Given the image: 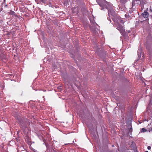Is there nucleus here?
<instances>
[{"mask_svg":"<svg viewBox=\"0 0 152 152\" xmlns=\"http://www.w3.org/2000/svg\"><path fill=\"white\" fill-rule=\"evenodd\" d=\"M99 6L102 7V10H103L104 8L107 9L108 10V14L109 15H114L115 14V12L113 7L111 3L105 2H99L97 1Z\"/></svg>","mask_w":152,"mask_h":152,"instance_id":"nucleus-1","label":"nucleus"},{"mask_svg":"<svg viewBox=\"0 0 152 152\" xmlns=\"http://www.w3.org/2000/svg\"><path fill=\"white\" fill-rule=\"evenodd\" d=\"M113 20L115 24L117 26L118 30L120 31L122 34H124L125 32L124 28L123 26L119 24V23L124 24L125 21L120 18H115Z\"/></svg>","mask_w":152,"mask_h":152,"instance_id":"nucleus-2","label":"nucleus"},{"mask_svg":"<svg viewBox=\"0 0 152 152\" xmlns=\"http://www.w3.org/2000/svg\"><path fill=\"white\" fill-rule=\"evenodd\" d=\"M145 0H133L132 2V7L134 6L136 4H139L140 3V5H141V8L143 9L144 8V5L146 3Z\"/></svg>","mask_w":152,"mask_h":152,"instance_id":"nucleus-3","label":"nucleus"},{"mask_svg":"<svg viewBox=\"0 0 152 152\" xmlns=\"http://www.w3.org/2000/svg\"><path fill=\"white\" fill-rule=\"evenodd\" d=\"M148 15L149 14L146 11H144V12L142 14V16L145 18H147L148 16Z\"/></svg>","mask_w":152,"mask_h":152,"instance_id":"nucleus-4","label":"nucleus"},{"mask_svg":"<svg viewBox=\"0 0 152 152\" xmlns=\"http://www.w3.org/2000/svg\"><path fill=\"white\" fill-rule=\"evenodd\" d=\"M147 131V130L146 129H145L144 128H142V129H141V132H146Z\"/></svg>","mask_w":152,"mask_h":152,"instance_id":"nucleus-5","label":"nucleus"},{"mask_svg":"<svg viewBox=\"0 0 152 152\" xmlns=\"http://www.w3.org/2000/svg\"><path fill=\"white\" fill-rule=\"evenodd\" d=\"M148 150H150L151 149V147L150 146H148L147 147Z\"/></svg>","mask_w":152,"mask_h":152,"instance_id":"nucleus-6","label":"nucleus"},{"mask_svg":"<svg viewBox=\"0 0 152 152\" xmlns=\"http://www.w3.org/2000/svg\"><path fill=\"white\" fill-rule=\"evenodd\" d=\"M7 7V5H5V7Z\"/></svg>","mask_w":152,"mask_h":152,"instance_id":"nucleus-7","label":"nucleus"},{"mask_svg":"<svg viewBox=\"0 0 152 152\" xmlns=\"http://www.w3.org/2000/svg\"><path fill=\"white\" fill-rule=\"evenodd\" d=\"M150 10L151 12H152V10L151 9H150Z\"/></svg>","mask_w":152,"mask_h":152,"instance_id":"nucleus-8","label":"nucleus"},{"mask_svg":"<svg viewBox=\"0 0 152 152\" xmlns=\"http://www.w3.org/2000/svg\"><path fill=\"white\" fill-rule=\"evenodd\" d=\"M145 152H148V151H145Z\"/></svg>","mask_w":152,"mask_h":152,"instance_id":"nucleus-9","label":"nucleus"},{"mask_svg":"<svg viewBox=\"0 0 152 152\" xmlns=\"http://www.w3.org/2000/svg\"><path fill=\"white\" fill-rule=\"evenodd\" d=\"M109 20L110 21V22H111V20Z\"/></svg>","mask_w":152,"mask_h":152,"instance_id":"nucleus-10","label":"nucleus"},{"mask_svg":"<svg viewBox=\"0 0 152 152\" xmlns=\"http://www.w3.org/2000/svg\"><path fill=\"white\" fill-rule=\"evenodd\" d=\"M151 131L152 130V128H151Z\"/></svg>","mask_w":152,"mask_h":152,"instance_id":"nucleus-11","label":"nucleus"},{"mask_svg":"<svg viewBox=\"0 0 152 152\" xmlns=\"http://www.w3.org/2000/svg\"><path fill=\"white\" fill-rule=\"evenodd\" d=\"M121 2L122 1V0H121Z\"/></svg>","mask_w":152,"mask_h":152,"instance_id":"nucleus-12","label":"nucleus"},{"mask_svg":"<svg viewBox=\"0 0 152 152\" xmlns=\"http://www.w3.org/2000/svg\"><path fill=\"white\" fill-rule=\"evenodd\" d=\"M42 1L43 2H44V1H43V0H42Z\"/></svg>","mask_w":152,"mask_h":152,"instance_id":"nucleus-13","label":"nucleus"},{"mask_svg":"<svg viewBox=\"0 0 152 152\" xmlns=\"http://www.w3.org/2000/svg\"><path fill=\"white\" fill-rule=\"evenodd\" d=\"M112 146H113H113H114V145H112Z\"/></svg>","mask_w":152,"mask_h":152,"instance_id":"nucleus-14","label":"nucleus"}]
</instances>
